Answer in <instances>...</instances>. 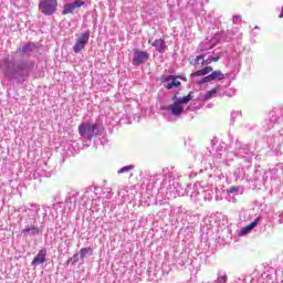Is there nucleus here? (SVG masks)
Segmentation results:
<instances>
[{
  "label": "nucleus",
  "mask_w": 283,
  "mask_h": 283,
  "mask_svg": "<svg viewBox=\"0 0 283 283\" xmlns=\"http://www.w3.org/2000/svg\"><path fill=\"white\" fill-rule=\"evenodd\" d=\"M253 156H255V153L251 150L249 144H243L239 139L232 140L227 147L226 160L228 163L237 160L240 165L234 171L235 180H244L247 178V169L251 167Z\"/></svg>",
  "instance_id": "1"
},
{
  "label": "nucleus",
  "mask_w": 283,
  "mask_h": 283,
  "mask_svg": "<svg viewBox=\"0 0 283 283\" xmlns=\"http://www.w3.org/2000/svg\"><path fill=\"white\" fill-rule=\"evenodd\" d=\"M34 65L35 63L32 60H11L10 56L0 62V67L3 70L7 80L18 85H23L24 81L30 78Z\"/></svg>",
  "instance_id": "2"
},
{
  "label": "nucleus",
  "mask_w": 283,
  "mask_h": 283,
  "mask_svg": "<svg viewBox=\"0 0 283 283\" xmlns=\"http://www.w3.org/2000/svg\"><path fill=\"white\" fill-rule=\"evenodd\" d=\"M264 132L276 129V132L266 139L269 148L280 156L283 147V107L274 108L270 112V116L262 123Z\"/></svg>",
  "instance_id": "3"
},
{
  "label": "nucleus",
  "mask_w": 283,
  "mask_h": 283,
  "mask_svg": "<svg viewBox=\"0 0 283 283\" xmlns=\"http://www.w3.org/2000/svg\"><path fill=\"white\" fill-rule=\"evenodd\" d=\"M39 211H41V206L36 203H30L29 206H22L18 209L20 216V222H23L24 229L21 233L23 238H36L41 233V228H39Z\"/></svg>",
  "instance_id": "4"
},
{
  "label": "nucleus",
  "mask_w": 283,
  "mask_h": 283,
  "mask_svg": "<svg viewBox=\"0 0 283 283\" xmlns=\"http://www.w3.org/2000/svg\"><path fill=\"white\" fill-rule=\"evenodd\" d=\"M187 196H190L193 202H211L213 200V189L209 186H201L199 182L195 184L192 191H187Z\"/></svg>",
  "instance_id": "5"
},
{
  "label": "nucleus",
  "mask_w": 283,
  "mask_h": 283,
  "mask_svg": "<svg viewBox=\"0 0 283 283\" xmlns=\"http://www.w3.org/2000/svg\"><path fill=\"white\" fill-rule=\"evenodd\" d=\"M193 98V95L189 93L187 96L178 97L177 95L172 96V104L165 107L172 116H180L185 112V106L189 101Z\"/></svg>",
  "instance_id": "6"
},
{
  "label": "nucleus",
  "mask_w": 283,
  "mask_h": 283,
  "mask_svg": "<svg viewBox=\"0 0 283 283\" xmlns=\"http://www.w3.org/2000/svg\"><path fill=\"white\" fill-rule=\"evenodd\" d=\"M101 125L94 123H82L78 126V134L83 138V140H87L92 143V138H96V136H101Z\"/></svg>",
  "instance_id": "7"
},
{
  "label": "nucleus",
  "mask_w": 283,
  "mask_h": 283,
  "mask_svg": "<svg viewBox=\"0 0 283 283\" xmlns=\"http://www.w3.org/2000/svg\"><path fill=\"white\" fill-rule=\"evenodd\" d=\"M277 168L264 170L259 166L254 172V180L261 181L263 185H266V182H275V180H277Z\"/></svg>",
  "instance_id": "8"
},
{
  "label": "nucleus",
  "mask_w": 283,
  "mask_h": 283,
  "mask_svg": "<svg viewBox=\"0 0 283 283\" xmlns=\"http://www.w3.org/2000/svg\"><path fill=\"white\" fill-rule=\"evenodd\" d=\"M59 8V0H40L39 10L44 17H52L56 13Z\"/></svg>",
  "instance_id": "9"
},
{
  "label": "nucleus",
  "mask_w": 283,
  "mask_h": 283,
  "mask_svg": "<svg viewBox=\"0 0 283 283\" xmlns=\"http://www.w3.org/2000/svg\"><path fill=\"white\" fill-rule=\"evenodd\" d=\"M159 81L161 85L168 91L176 90L182 85V83L176 78V75H161Z\"/></svg>",
  "instance_id": "10"
},
{
  "label": "nucleus",
  "mask_w": 283,
  "mask_h": 283,
  "mask_svg": "<svg viewBox=\"0 0 283 283\" xmlns=\"http://www.w3.org/2000/svg\"><path fill=\"white\" fill-rule=\"evenodd\" d=\"M90 41V31H85L84 33L81 34L75 41V44L73 46V52L75 54H81L83 50H85V45H87Z\"/></svg>",
  "instance_id": "11"
},
{
  "label": "nucleus",
  "mask_w": 283,
  "mask_h": 283,
  "mask_svg": "<svg viewBox=\"0 0 283 283\" xmlns=\"http://www.w3.org/2000/svg\"><path fill=\"white\" fill-rule=\"evenodd\" d=\"M166 195L168 198H176L178 196H185L180 184L176 182V180H169V186L166 188Z\"/></svg>",
  "instance_id": "12"
},
{
  "label": "nucleus",
  "mask_w": 283,
  "mask_h": 283,
  "mask_svg": "<svg viewBox=\"0 0 283 283\" xmlns=\"http://www.w3.org/2000/svg\"><path fill=\"white\" fill-rule=\"evenodd\" d=\"M147 61H149V52L139 50L134 52L132 63L135 67H138V65H145Z\"/></svg>",
  "instance_id": "13"
},
{
  "label": "nucleus",
  "mask_w": 283,
  "mask_h": 283,
  "mask_svg": "<svg viewBox=\"0 0 283 283\" xmlns=\"http://www.w3.org/2000/svg\"><path fill=\"white\" fill-rule=\"evenodd\" d=\"M77 202H78V191L72 190L66 196L64 209H67V211H75Z\"/></svg>",
  "instance_id": "14"
},
{
  "label": "nucleus",
  "mask_w": 283,
  "mask_h": 283,
  "mask_svg": "<svg viewBox=\"0 0 283 283\" xmlns=\"http://www.w3.org/2000/svg\"><path fill=\"white\" fill-rule=\"evenodd\" d=\"M211 81H224V74L222 73V71H213L212 74L200 78L196 83L198 85H205V83H211Z\"/></svg>",
  "instance_id": "15"
},
{
  "label": "nucleus",
  "mask_w": 283,
  "mask_h": 283,
  "mask_svg": "<svg viewBox=\"0 0 283 283\" xmlns=\"http://www.w3.org/2000/svg\"><path fill=\"white\" fill-rule=\"evenodd\" d=\"M84 4H85V1L83 0H75L71 3H66L63 7L62 14H73L76 8H83Z\"/></svg>",
  "instance_id": "16"
},
{
  "label": "nucleus",
  "mask_w": 283,
  "mask_h": 283,
  "mask_svg": "<svg viewBox=\"0 0 283 283\" xmlns=\"http://www.w3.org/2000/svg\"><path fill=\"white\" fill-rule=\"evenodd\" d=\"M148 43L149 45L155 48L156 52H158L159 54H165V52H167V42L163 38L156 39L154 42H151V40H148Z\"/></svg>",
  "instance_id": "17"
},
{
  "label": "nucleus",
  "mask_w": 283,
  "mask_h": 283,
  "mask_svg": "<svg viewBox=\"0 0 283 283\" xmlns=\"http://www.w3.org/2000/svg\"><path fill=\"white\" fill-rule=\"evenodd\" d=\"M36 50H39V45L36 43L28 42L22 48H19L18 52H20V54H25L27 56H31L32 52H36Z\"/></svg>",
  "instance_id": "18"
},
{
  "label": "nucleus",
  "mask_w": 283,
  "mask_h": 283,
  "mask_svg": "<svg viewBox=\"0 0 283 283\" xmlns=\"http://www.w3.org/2000/svg\"><path fill=\"white\" fill-rule=\"evenodd\" d=\"M45 258H48V250H40L38 254L33 258L31 266H39V264H44Z\"/></svg>",
  "instance_id": "19"
},
{
  "label": "nucleus",
  "mask_w": 283,
  "mask_h": 283,
  "mask_svg": "<svg viewBox=\"0 0 283 283\" xmlns=\"http://www.w3.org/2000/svg\"><path fill=\"white\" fill-rule=\"evenodd\" d=\"M186 9L192 12L193 17H197V18L205 17L206 14L205 10H200L198 12V3L196 2V0H189Z\"/></svg>",
  "instance_id": "20"
},
{
  "label": "nucleus",
  "mask_w": 283,
  "mask_h": 283,
  "mask_svg": "<svg viewBox=\"0 0 283 283\" xmlns=\"http://www.w3.org/2000/svg\"><path fill=\"white\" fill-rule=\"evenodd\" d=\"M259 222H260V217H258L254 221H252L250 224L245 226L244 228H241L239 230L238 235H240L241 238L244 235H249V233H251V231H253V229L258 227Z\"/></svg>",
  "instance_id": "21"
},
{
  "label": "nucleus",
  "mask_w": 283,
  "mask_h": 283,
  "mask_svg": "<svg viewBox=\"0 0 283 283\" xmlns=\"http://www.w3.org/2000/svg\"><path fill=\"white\" fill-rule=\"evenodd\" d=\"M229 282V276H227V271L223 269H219L217 271V279L213 280L211 283H227Z\"/></svg>",
  "instance_id": "22"
},
{
  "label": "nucleus",
  "mask_w": 283,
  "mask_h": 283,
  "mask_svg": "<svg viewBox=\"0 0 283 283\" xmlns=\"http://www.w3.org/2000/svg\"><path fill=\"white\" fill-rule=\"evenodd\" d=\"M208 19H213V20H210V23H212L214 28H220V25H222V21H224V17L216 13L209 14Z\"/></svg>",
  "instance_id": "23"
},
{
  "label": "nucleus",
  "mask_w": 283,
  "mask_h": 283,
  "mask_svg": "<svg viewBox=\"0 0 283 283\" xmlns=\"http://www.w3.org/2000/svg\"><path fill=\"white\" fill-rule=\"evenodd\" d=\"M210 72H213V67L206 66L201 70H198L190 74L191 78H196V76H207V74H210Z\"/></svg>",
  "instance_id": "24"
},
{
  "label": "nucleus",
  "mask_w": 283,
  "mask_h": 283,
  "mask_svg": "<svg viewBox=\"0 0 283 283\" xmlns=\"http://www.w3.org/2000/svg\"><path fill=\"white\" fill-rule=\"evenodd\" d=\"M218 96V88H212L208 91L206 94L201 95V101H211V98H216Z\"/></svg>",
  "instance_id": "25"
},
{
  "label": "nucleus",
  "mask_w": 283,
  "mask_h": 283,
  "mask_svg": "<svg viewBox=\"0 0 283 283\" xmlns=\"http://www.w3.org/2000/svg\"><path fill=\"white\" fill-rule=\"evenodd\" d=\"M243 192L244 188L242 186H232L228 189V193H233L234 196H240Z\"/></svg>",
  "instance_id": "26"
},
{
  "label": "nucleus",
  "mask_w": 283,
  "mask_h": 283,
  "mask_svg": "<svg viewBox=\"0 0 283 283\" xmlns=\"http://www.w3.org/2000/svg\"><path fill=\"white\" fill-rule=\"evenodd\" d=\"M93 254H94V249L92 248H82L80 250L81 260H85L86 255H93Z\"/></svg>",
  "instance_id": "27"
},
{
  "label": "nucleus",
  "mask_w": 283,
  "mask_h": 283,
  "mask_svg": "<svg viewBox=\"0 0 283 283\" xmlns=\"http://www.w3.org/2000/svg\"><path fill=\"white\" fill-rule=\"evenodd\" d=\"M209 42H202L201 44H199L198 46V51L199 52H207L208 50H211V48H213V45H216V43L209 44L207 45Z\"/></svg>",
  "instance_id": "28"
},
{
  "label": "nucleus",
  "mask_w": 283,
  "mask_h": 283,
  "mask_svg": "<svg viewBox=\"0 0 283 283\" xmlns=\"http://www.w3.org/2000/svg\"><path fill=\"white\" fill-rule=\"evenodd\" d=\"M218 61H220V56H209L201 62V65H211V63H218Z\"/></svg>",
  "instance_id": "29"
},
{
  "label": "nucleus",
  "mask_w": 283,
  "mask_h": 283,
  "mask_svg": "<svg viewBox=\"0 0 283 283\" xmlns=\"http://www.w3.org/2000/svg\"><path fill=\"white\" fill-rule=\"evenodd\" d=\"M134 165L124 166L117 171V174H129V171H134Z\"/></svg>",
  "instance_id": "30"
},
{
  "label": "nucleus",
  "mask_w": 283,
  "mask_h": 283,
  "mask_svg": "<svg viewBox=\"0 0 283 283\" xmlns=\"http://www.w3.org/2000/svg\"><path fill=\"white\" fill-rule=\"evenodd\" d=\"M238 116H242V112H240V111H233V112L231 113V123H232V124L235 123V119L238 118Z\"/></svg>",
  "instance_id": "31"
},
{
  "label": "nucleus",
  "mask_w": 283,
  "mask_h": 283,
  "mask_svg": "<svg viewBox=\"0 0 283 283\" xmlns=\"http://www.w3.org/2000/svg\"><path fill=\"white\" fill-rule=\"evenodd\" d=\"M224 36H226L224 31H221L220 33H217V34L214 35L213 40L221 42V41H224Z\"/></svg>",
  "instance_id": "32"
},
{
  "label": "nucleus",
  "mask_w": 283,
  "mask_h": 283,
  "mask_svg": "<svg viewBox=\"0 0 283 283\" xmlns=\"http://www.w3.org/2000/svg\"><path fill=\"white\" fill-rule=\"evenodd\" d=\"M45 176H48V172H41L39 169L33 174L34 180H36V178H43Z\"/></svg>",
  "instance_id": "33"
},
{
  "label": "nucleus",
  "mask_w": 283,
  "mask_h": 283,
  "mask_svg": "<svg viewBox=\"0 0 283 283\" xmlns=\"http://www.w3.org/2000/svg\"><path fill=\"white\" fill-rule=\"evenodd\" d=\"M200 61H205V55H203V54L198 55V56L193 60L192 65H200Z\"/></svg>",
  "instance_id": "34"
},
{
  "label": "nucleus",
  "mask_w": 283,
  "mask_h": 283,
  "mask_svg": "<svg viewBox=\"0 0 283 283\" xmlns=\"http://www.w3.org/2000/svg\"><path fill=\"white\" fill-rule=\"evenodd\" d=\"M232 23H234L235 25H239V23H242V15H234L232 18Z\"/></svg>",
  "instance_id": "35"
},
{
  "label": "nucleus",
  "mask_w": 283,
  "mask_h": 283,
  "mask_svg": "<svg viewBox=\"0 0 283 283\" xmlns=\"http://www.w3.org/2000/svg\"><path fill=\"white\" fill-rule=\"evenodd\" d=\"M226 96H235V91L234 90H231V88H228L224 93H223Z\"/></svg>",
  "instance_id": "36"
},
{
  "label": "nucleus",
  "mask_w": 283,
  "mask_h": 283,
  "mask_svg": "<svg viewBox=\"0 0 283 283\" xmlns=\"http://www.w3.org/2000/svg\"><path fill=\"white\" fill-rule=\"evenodd\" d=\"M72 262L73 264H76V262H78V253H75L72 258Z\"/></svg>",
  "instance_id": "37"
},
{
  "label": "nucleus",
  "mask_w": 283,
  "mask_h": 283,
  "mask_svg": "<svg viewBox=\"0 0 283 283\" xmlns=\"http://www.w3.org/2000/svg\"><path fill=\"white\" fill-rule=\"evenodd\" d=\"M178 78L180 81H184L185 83H187V77L182 76V75H176V80L178 81Z\"/></svg>",
  "instance_id": "38"
},
{
  "label": "nucleus",
  "mask_w": 283,
  "mask_h": 283,
  "mask_svg": "<svg viewBox=\"0 0 283 283\" xmlns=\"http://www.w3.org/2000/svg\"><path fill=\"white\" fill-rule=\"evenodd\" d=\"M279 223L283 224V211L281 212V214L279 216Z\"/></svg>",
  "instance_id": "39"
},
{
  "label": "nucleus",
  "mask_w": 283,
  "mask_h": 283,
  "mask_svg": "<svg viewBox=\"0 0 283 283\" xmlns=\"http://www.w3.org/2000/svg\"><path fill=\"white\" fill-rule=\"evenodd\" d=\"M48 209H50V208H49V207H43V211H44L43 218H46V217H48Z\"/></svg>",
  "instance_id": "40"
},
{
  "label": "nucleus",
  "mask_w": 283,
  "mask_h": 283,
  "mask_svg": "<svg viewBox=\"0 0 283 283\" xmlns=\"http://www.w3.org/2000/svg\"><path fill=\"white\" fill-rule=\"evenodd\" d=\"M90 193V191H86L83 196V198H87V195Z\"/></svg>",
  "instance_id": "41"
},
{
  "label": "nucleus",
  "mask_w": 283,
  "mask_h": 283,
  "mask_svg": "<svg viewBox=\"0 0 283 283\" xmlns=\"http://www.w3.org/2000/svg\"><path fill=\"white\" fill-rule=\"evenodd\" d=\"M193 176H196V175L191 174V175H190V178H193Z\"/></svg>",
  "instance_id": "42"
}]
</instances>
